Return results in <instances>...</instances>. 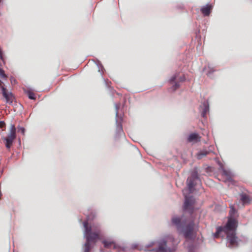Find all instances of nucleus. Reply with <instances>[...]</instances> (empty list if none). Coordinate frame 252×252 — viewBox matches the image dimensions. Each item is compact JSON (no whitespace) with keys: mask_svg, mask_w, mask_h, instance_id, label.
Wrapping results in <instances>:
<instances>
[{"mask_svg":"<svg viewBox=\"0 0 252 252\" xmlns=\"http://www.w3.org/2000/svg\"><path fill=\"white\" fill-rule=\"evenodd\" d=\"M83 225L85 228L84 234L86 238L84 252H90L91 249V243H95L100 239V229L97 225L89 226L87 221L83 222Z\"/></svg>","mask_w":252,"mask_h":252,"instance_id":"1","label":"nucleus"},{"mask_svg":"<svg viewBox=\"0 0 252 252\" xmlns=\"http://www.w3.org/2000/svg\"><path fill=\"white\" fill-rule=\"evenodd\" d=\"M172 222L176 226L178 230L181 231L187 239H191L194 236L195 224L193 221L187 223L181 220V218H173Z\"/></svg>","mask_w":252,"mask_h":252,"instance_id":"2","label":"nucleus"},{"mask_svg":"<svg viewBox=\"0 0 252 252\" xmlns=\"http://www.w3.org/2000/svg\"><path fill=\"white\" fill-rule=\"evenodd\" d=\"M153 245L158 246L157 249L153 250L155 252H175L177 248V245L175 244V240L171 236L153 243Z\"/></svg>","mask_w":252,"mask_h":252,"instance_id":"3","label":"nucleus"},{"mask_svg":"<svg viewBox=\"0 0 252 252\" xmlns=\"http://www.w3.org/2000/svg\"><path fill=\"white\" fill-rule=\"evenodd\" d=\"M7 78V75L5 74L4 71L0 68V79L2 80H6ZM0 87L1 90L2 94L5 98L7 103L9 104L12 103L13 100V96L11 92L8 91L6 88L3 86V83L0 80Z\"/></svg>","mask_w":252,"mask_h":252,"instance_id":"4","label":"nucleus"},{"mask_svg":"<svg viewBox=\"0 0 252 252\" xmlns=\"http://www.w3.org/2000/svg\"><path fill=\"white\" fill-rule=\"evenodd\" d=\"M16 137V128L14 125H11L7 136L1 138L7 149H10Z\"/></svg>","mask_w":252,"mask_h":252,"instance_id":"5","label":"nucleus"},{"mask_svg":"<svg viewBox=\"0 0 252 252\" xmlns=\"http://www.w3.org/2000/svg\"><path fill=\"white\" fill-rule=\"evenodd\" d=\"M186 78L183 74H180V73H175L169 80L170 84H173L172 89L173 91L179 88L180 82L185 81Z\"/></svg>","mask_w":252,"mask_h":252,"instance_id":"6","label":"nucleus"},{"mask_svg":"<svg viewBox=\"0 0 252 252\" xmlns=\"http://www.w3.org/2000/svg\"><path fill=\"white\" fill-rule=\"evenodd\" d=\"M199 181L197 172L195 170L193 171L191 175L187 180V185L189 191L192 192L193 190V188L196 185V182Z\"/></svg>","mask_w":252,"mask_h":252,"instance_id":"7","label":"nucleus"},{"mask_svg":"<svg viewBox=\"0 0 252 252\" xmlns=\"http://www.w3.org/2000/svg\"><path fill=\"white\" fill-rule=\"evenodd\" d=\"M195 199L192 196H185L184 210L192 213L194 210Z\"/></svg>","mask_w":252,"mask_h":252,"instance_id":"8","label":"nucleus"},{"mask_svg":"<svg viewBox=\"0 0 252 252\" xmlns=\"http://www.w3.org/2000/svg\"><path fill=\"white\" fill-rule=\"evenodd\" d=\"M221 176L224 182L235 185L236 182L233 180V175L230 171L223 169Z\"/></svg>","mask_w":252,"mask_h":252,"instance_id":"9","label":"nucleus"},{"mask_svg":"<svg viewBox=\"0 0 252 252\" xmlns=\"http://www.w3.org/2000/svg\"><path fill=\"white\" fill-rule=\"evenodd\" d=\"M237 227V221L234 218H229L226 226L223 228V231L226 230L228 231L233 230Z\"/></svg>","mask_w":252,"mask_h":252,"instance_id":"10","label":"nucleus"},{"mask_svg":"<svg viewBox=\"0 0 252 252\" xmlns=\"http://www.w3.org/2000/svg\"><path fill=\"white\" fill-rule=\"evenodd\" d=\"M201 136L197 133H191L187 138V141L189 143H196L201 141Z\"/></svg>","mask_w":252,"mask_h":252,"instance_id":"11","label":"nucleus"},{"mask_svg":"<svg viewBox=\"0 0 252 252\" xmlns=\"http://www.w3.org/2000/svg\"><path fill=\"white\" fill-rule=\"evenodd\" d=\"M227 239L231 247H233L237 245V237H236L235 233L234 232H228L227 234Z\"/></svg>","mask_w":252,"mask_h":252,"instance_id":"12","label":"nucleus"},{"mask_svg":"<svg viewBox=\"0 0 252 252\" xmlns=\"http://www.w3.org/2000/svg\"><path fill=\"white\" fill-rule=\"evenodd\" d=\"M212 6L210 4H207L201 8L202 13L205 16H209L211 12Z\"/></svg>","mask_w":252,"mask_h":252,"instance_id":"13","label":"nucleus"},{"mask_svg":"<svg viewBox=\"0 0 252 252\" xmlns=\"http://www.w3.org/2000/svg\"><path fill=\"white\" fill-rule=\"evenodd\" d=\"M104 246L106 248H111L113 247L114 249L116 248V244L113 241L109 240H104L102 242Z\"/></svg>","mask_w":252,"mask_h":252,"instance_id":"14","label":"nucleus"},{"mask_svg":"<svg viewBox=\"0 0 252 252\" xmlns=\"http://www.w3.org/2000/svg\"><path fill=\"white\" fill-rule=\"evenodd\" d=\"M241 200L242 201L243 205L249 204L250 202V199L249 196L245 193H242L240 195Z\"/></svg>","mask_w":252,"mask_h":252,"instance_id":"15","label":"nucleus"},{"mask_svg":"<svg viewBox=\"0 0 252 252\" xmlns=\"http://www.w3.org/2000/svg\"><path fill=\"white\" fill-rule=\"evenodd\" d=\"M204 70L206 72L208 75H210L216 71L215 68L210 64H208L207 66L205 67Z\"/></svg>","mask_w":252,"mask_h":252,"instance_id":"16","label":"nucleus"},{"mask_svg":"<svg viewBox=\"0 0 252 252\" xmlns=\"http://www.w3.org/2000/svg\"><path fill=\"white\" fill-rule=\"evenodd\" d=\"M209 111V107L207 104H204L203 105V108L201 112V115L202 117H205L207 114V113Z\"/></svg>","mask_w":252,"mask_h":252,"instance_id":"17","label":"nucleus"},{"mask_svg":"<svg viewBox=\"0 0 252 252\" xmlns=\"http://www.w3.org/2000/svg\"><path fill=\"white\" fill-rule=\"evenodd\" d=\"M209 154V152L206 151H201L198 153L197 155V158L198 159H201L203 157L207 156Z\"/></svg>","mask_w":252,"mask_h":252,"instance_id":"18","label":"nucleus"},{"mask_svg":"<svg viewBox=\"0 0 252 252\" xmlns=\"http://www.w3.org/2000/svg\"><path fill=\"white\" fill-rule=\"evenodd\" d=\"M236 211L233 206L230 207V210L229 211V218H234L236 214Z\"/></svg>","mask_w":252,"mask_h":252,"instance_id":"19","label":"nucleus"},{"mask_svg":"<svg viewBox=\"0 0 252 252\" xmlns=\"http://www.w3.org/2000/svg\"><path fill=\"white\" fill-rule=\"evenodd\" d=\"M222 231H223V228H222V227L218 228L217 230V232L215 234V237L216 238L219 237L220 233V232H221Z\"/></svg>","mask_w":252,"mask_h":252,"instance_id":"20","label":"nucleus"},{"mask_svg":"<svg viewBox=\"0 0 252 252\" xmlns=\"http://www.w3.org/2000/svg\"><path fill=\"white\" fill-rule=\"evenodd\" d=\"M28 96L29 98L31 99H35V97L34 96V94L30 92L28 94Z\"/></svg>","mask_w":252,"mask_h":252,"instance_id":"21","label":"nucleus"},{"mask_svg":"<svg viewBox=\"0 0 252 252\" xmlns=\"http://www.w3.org/2000/svg\"><path fill=\"white\" fill-rule=\"evenodd\" d=\"M18 131L19 132H20L21 133H22L23 134H24L25 129L23 127H18Z\"/></svg>","mask_w":252,"mask_h":252,"instance_id":"22","label":"nucleus"},{"mask_svg":"<svg viewBox=\"0 0 252 252\" xmlns=\"http://www.w3.org/2000/svg\"><path fill=\"white\" fill-rule=\"evenodd\" d=\"M5 124L3 121H0V128L5 127Z\"/></svg>","mask_w":252,"mask_h":252,"instance_id":"23","label":"nucleus"}]
</instances>
